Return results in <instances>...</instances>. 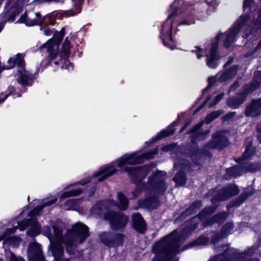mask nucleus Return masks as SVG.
I'll return each instance as SVG.
<instances>
[{
	"instance_id": "obj_1",
	"label": "nucleus",
	"mask_w": 261,
	"mask_h": 261,
	"mask_svg": "<svg viewBox=\"0 0 261 261\" xmlns=\"http://www.w3.org/2000/svg\"><path fill=\"white\" fill-rule=\"evenodd\" d=\"M151 170L149 165L138 167H125L122 172H126L131 180L137 184L136 189L132 192L133 197H137L141 190L145 192L144 200L138 201V207L147 208L151 210L158 207L160 204L158 196L163 194L167 185L164 182L166 177V173L163 171H158L153 172L149 177L147 185L141 183L143 179Z\"/></svg>"
},
{
	"instance_id": "obj_2",
	"label": "nucleus",
	"mask_w": 261,
	"mask_h": 261,
	"mask_svg": "<svg viewBox=\"0 0 261 261\" xmlns=\"http://www.w3.org/2000/svg\"><path fill=\"white\" fill-rule=\"evenodd\" d=\"M158 148L150 150L143 154H139L138 152H135L130 154H124L115 162H113L108 165L101 167L95 174V177L100 176L97 181H102L106 178L113 175L118 168H121L126 165H134L139 164L143 162L145 159H152L153 155L158 152Z\"/></svg>"
},
{
	"instance_id": "obj_3",
	"label": "nucleus",
	"mask_w": 261,
	"mask_h": 261,
	"mask_svg": "<svg viewBox=\"0 0 261 261\" xmlns=\"http://www.w3.org/2000/svg\"><path fill=\"white\" fill-rule=\"evenodd\" d=\"M180 238L176 230L152 247L155 256L152 261H178L175 256L180 252Z\"/></svg>"
},
{
	"instance_id": "obj_4",
	"label": "nucleus",
	"mask_w": 261,
	"mask_h": 261,
	"mask_svg": "<svg viewBox=\"0 0 261 261\" xmlns=\"http://www.w3.org/2000/svg\"><path fill=\"white\" fill-rule=\"evenodd\" d=\"M186 8V4L184 0L174 1L170 6L168 11V16L162 27L160 38L164 45L171 49L174 48L173 46L169 45L170 42H174L171 36L173 23L176 18L180 16Z\"/></svg>"
},
{
	"instance_id": "obj_5",
	"label": "nucleus",
	"mask_w": 261,
	"mask_h": 261,
	"mask_svg": "<svg viewBox=\"0 0 261 261\" xmlns=\"http://www.w3.org/2000/svg\"><path fill=\"white\" fill-rule=\"evenodd\" d=\"M257 249L256 247L252 246L247 250L239 253L237 252L234 249H230L227 245H223L220 247H216V250L217 252L224 250V253L214 256L208 261H259L257 258L250 259Z\"/></svg>"
},
{
	"instance_id": "obj_6",
	"label": "nucleus",
	"mask_w": 261,
	"mask_h": 261,
	"mask_svg": "<svg viewBox=\"0 0 261 261\" xmlns=\"http://www.w3.org/2000/svg\"><path fill=\"white\" fill-rule=\"evenodd\" d=\"M24 55L18 53L10 58L4 68L10 69L16 65L17 70L15 73L16 80L18 83L24 86H31L33 81L36 79V74H32L24 69Z\"/></svg>"
},
{
	"instance_id": "obj_7",
	"label": "nucleus",
	"mask_w": 261,
	"mask_h": 261,
	"mask_svg": "<svg viewBox=\"0 0 261 261\" xmlns=\"http://www.w3.org/2000/svg\"><path fill=\"white\" fill-rule=\"evenodd\" d=\"M258 87H261V71H260L255 73L252 83L245 85L243 92L239 94L238 96L231 97L227 100V106L233 109L239 108L245 101L247 95L255 90Z\"/></svg>"
},
{
	"instance_id": "obj_8",
	"label": "nucleus",
	"mask_w": 261,
	"mask_h": 261,
	"mask_svg": "<svg viewBox=\"0 0 261 261\" xmlns=\"http://www.w3.org/2000/svg\"><path fill=\"white\" fill-rule=\"evenodd\" d=\"M118 202L114 200L100 201L96 202L92 207L91 212L103 211L112 207H117L119 210L125 211L128 204V200L126 197L121 192L117 193Z\"/></svg>"
},
{
	"instance_id": "obj_9",
	"label": "nucleus",
	"mask_w": 261,
	"mask_h": 261,
	"mask_svg": "<svg viewBox=\"0 0 261 261\" xmlns=\"http://www.w3.org/2000/svg\"><path fill=\"white\" fill-rule=\"evenodd\" d=\"M36 18H31L28 16V14L25 13L21 16L19 21L21 23H24L26 25L32 27L36 25H44V29L41 28V30L43 31V34L46 36H50L54 33V31L49 29L46 25L49 23L50 16L46 15L44 17H42L39 12H36L35 14ZM49 23L53 25V23Z\"/></svg>"
},
{
	"instance_id": "obj_10",
	"label": "nucleus",
	"mask_w": 261,
	"mask_h": 261,
	"mask_svg": "<svg viewBox=\"0 0 261 261\" xmlns=\"http://www.w3.org/2000/svg\"><path fill=\"white\" fill-rule=\"evenodd\" d=\"M29 0H10L5 8L4 14L0 15V18L3 16L8 15V20L12 22L15 20V17L22 11V4H27Z\"/></svg>"
},
{
	"instance_id": "obj_11",
	"label": "nucleus",
	"mask_w": 261,
	"mask_h": 261,
	"mask_svg": "<svg viewBox=\"0 0 261 261\" xmlns=\"http://www.w3.org/2000/svg\"><path fill=\"white\" fill-rule=\"evenodd\" d=\"M104 219L109 221L111 228L114 230L123 229L128 221V217L123 213H105Z\"/></svg>"
},
{
	"instance_id": "obj_12",
	"label": "nucleus",
	"mask_w": 261,
	"mask_h": 261,
	"mask_svg": "<svg viewBox=\"0 0 261 261\" xmlns=\"http://www.w3.org/2000/svg\"><path fill=\"white\" fill-rule=\"evenodd\" d=\"M124 238L123 234L112 232H104L99 235V239L103 244L114 248L122 245Z\"/></svg>"
},
{
	"instance_id": "obj_13",
	"label": "nucleus",
	"mask_w": 261,
	"mask_h": 261,
	"mask_svg": "<svg viewBox=\"0 0 261 261\" xmlns=\"http://www.w3.org/2000/svg\"><path fill=\"white\" fill-rule=\"evenodd\" d=\"M29 218L25 219L21 222L18 223V226L20 230H24L27 227L31 228L27 231L28 235L35 236L39 233L40 227L36 220L35 216L33 214L35 213H29Z\"/></svg>"
},
{
	"instance_id": "obj_14",
	"label": "nucleus",
	"mask_w": 261,
	"mask_h": 261,
	"mask_svg": "<svg viewBox=\"0 0 261 261\" xmlns=\"http://www.w3.org/2000/svg\"><path fill=\"white\" fill-rule=\"evenodd\" d=\"M239 190L236 185H229L217 191L215 197L212 199V202L217 201H224L239 193Z\"/></svg>"
},
{
	"instance_id": "obj_15",
	"label": "nucleus",
	"mask_w": 261,
	"mask_h": 261,
	"mask_svg": "<svg viewBox=\"0 0 261 261\" xmlns=\"http://www.w3.org/2000/svg\"><path fill=\"white\" fill-rule=\"evenodd\" d=\"M227 144V139L224 135V132H219L215 133L212 136L211 141L208 143L206 147L208 148L224 147Z\"/></svg>"
},
{
	"instance_id": "obj_16",
	"label": "nucleus",
	"mask_w": 261,
	"mask_h": 261,
	"mask_svg": "<svg viewBox=\"0 0 261 261\" xmlns=\"http://www.w3.org/2000/svg\"><path fill=\"white\" fill-rule=\"evenodd\" d=\"M28 256L30 261H44L40 245L36 242L30 244Z\"/></svg>"
},
{
	"instance_id": "obj_17",
	"label": "nucleus",
	"mask_w": 261,
	"mask_h": 261,
	"mask_svg": "<svg viewBox=\"0 0 261 261\" xmlns=\"http://www.w3.org/2000/svg\"><path fill=\"white\" fill-rule=\"evenodd\" d=\"M41 49H46L47 53H48V56L47 58L43 59L41 62V66L43 68H45L49 63L51 60L55 59L58 56V45L52 44L49 43L47 47L43 48V45L41 47Z\"/></svg>"
},
{
	"instance_id": "obj_18",
	"label": "nucleus",
	"mask_w": 261,
	"mask_h": 261,
	"mask_svg": "<svg viewBox=\"0 0 261 261\" xmlns=\"http://www.w3.org/2000/svg\"><path fill=\"white\" fill-rule=\"evenodd\" d=\"M57 198H55L48 201L43 200L42 201L34 200L32 203L34 208L30 212H40L42 211H49L50 210V207L57 202Z\"/></svg>"
},
{
	"instance_id": "obj_19",
	"label": "nucleus",
	"mask_w": 261,
	"mask_h": 261,
	"mask_svg": "<svg viewBox=\"0 0 261 261\" xmlns=\"http://www.w3.org/2000/svg\"><path fill=\"white\" fill-rule=\"evenodd\" d=\"M261 114V99L253 100L246 108V116L256 117Z\"/></svg>"
},
{
	"instance_id": "obj_20",
	"label": "nucleus",
	"mask_w": 261,
	"mask_h": 261,
	"mask_svg": "<svg viewBox=\"0 0 261 261\" xmlns=\"http://www.w3.org/2000/svg\"><path fill=\"white\" fill-rule=\"evenodd\" d=\"M132 225L134 229L139 233H144L146 229V224L140 213L132 215Z\"/></svg>"
},
{
	"instance_id": "obj_21",
	"label": "nucleus",
	"mask_w": 261,
	"mask_h": 261,
	"mask_svg": "<svg viewBox=\"0 0 261 261\" xmlns=\"http://www.w3.org/2000/svg\"><path fill=\"white\" fill-rule=\"evenodd\" d=\"M203 123V122H202L197 124L190 132V133L193 134L191 140L192 142L194 143H195L197 141L205 140L210 133L209 130H207L202 133L199 131V129L202 126Z\"/></svg>"
},
{
	"instance_id": "obj_22",
	"label": "nucleus",
	"mask_w": 261,
	"mask_h": 261,
	"mask_svg": "<svg viewBox=\"0 0 261 261\" xmlns=\"http://www.w3.org/2000/svg\"><path fill=\"white\" fill-rule=\"evenodd\" d=\"M233 225L231 222L226 223L222 227L220 232L215 233L211 239L213 243H216L219 240L223 238L229 234H231L233 231Z\"/></svg>"
},
{
	"instance_id": "obj_23",
	"label": "nucleus",
	"mask_w": 261,
	"mask_h": 261,
	"mask_svg": "<svg viewBox=\"0 0 261 261\" xmlns=\"http://www.w3.org/2000/svg\"><path fill=\"white\" fill-rule=\"evenodd\" d=\"M228 80H230L229 76L226 70L223 72H219L216 75V76H210L208 79L209 86L204 89V91L207 90L209 86L216 83L217 82H224Z\"/></svg>"
},
{
	"instance_id": "obj_24",
	"label": "nucleus",
	"mask_w": 261,
	"mask_h": 261,
	"mask_svg": "<svg viewBox=\"0 0 261 261\" xmlns=\"http://www.w3.org/2000/svg\"><path fill=\"white\" fill-rule=\"evenodd\" d=\"M245 172L244 167L242 165H237L226 170L225 178L230 179L233 177H237Z\"/></svg>"
},
{
	"instance_id": "obj_25",
	"label": "nucleus",
	"mask_w": 261,
	"mask_h": 261,
	"mask_svg": "<svg viewBox=\"0 0 261 261\" xmlns=\"http://www.w3.org/2000/svg\"><path fill=\"white\" fill-rule=\"evenodd\" d=\"M73 8L68 10L65 11L63 15L65 17H69L79 13L81 10V6L83 0H71Z\"/></svg>"
},
{
	"instance_id": "obj_26",
	"label": "nucleus",
	"mask_w": 261,
	"mask_h": 261,
	"mask_svg": "<svg viewBox=\"0 0 261 261\" xmlns=\"http://www.w3.org/2000/svg\"><path fill=\"white\" fill-rule=\"evenodd\" d=\"M177 125L176 122H173L167 128V129L163 130L160 134H159L157 136L153 137L151 139V142H154L156 141L159 140L162 138L166 137L171 134H172L174 131L175 129L174 127Z\"/></svg>"
},
{
	"instance_id": "obj_27",
	"label": "nucleus",
	"mask_w": 261,
	"mask_h": 261,
	"mask_svg": "<svg viewBox=\"0 0 261 261\" xmlns=\"http://www.w3.org/2000/svg\"><path fill=\"white\" fill-rule=\"evenodd\" d=\"M227 218V213H217L214 217L210 218L206 222H203L204 226L212 225L215 223L220 224L223 222Z\"/></svg>"
},
{
	"instance_id": "obj_28",
	"label": "nucleus",
	"mask_w": 261,
	"mask_h": 261,
	"mask_svg": "<svg viewBox=\"0 0 261 261\" xmlns=\"http://www.w3.org/2000/svg\"><path fill=\"white\" fill-rule=\"evenodd\" d=\"M65 34L64 28H62L61 31L59 32H57L54 36V40L51 39L49 40L46 43L44 44L43 45V48L45 47H47L48 44L49 43H51L52 44H57L58 45V50L59 49V44L61 41L62 40L63 37Z\"/></svg>"
},
{
	"instance_id": "obj_29",
	"label": "nucleus",
	"mask_w": 261,
	"mask_h": 261,
	"mask_svg": "<svg viewBox=\"0 0 261 261\" xmlns=\"http://www.w3.org/2000/svg\"><path fill=\"white\" fill-rule=\"evenodd\" d=\"M224 95V93H221L218 94L215 97L214 101H211V102H210V100L212 97V96H211V95L208 96L206 97L205 101L202 103V105L197 109V110L195 111V112H198L200 110H201L202 108V107L204 106V105H205L206 103H208V107L210 108L214 107V106L217 105V103H218L222 99V98L223 97Z\"/></svg>"
},
{
	"instance_id": "obj_30",
	"label": "nucleus",
	"mask_w": 261,
	"mask_h": 261,
	"mask_svg": "<svg viewBox=\"0 0 261 261\" xmlns=\"http://www.w3.org/2000/svg\"><path fill=\"white\" fill-rule=\"evenodd\" d=\"M209 242V239L207 237L200 236L198 239L192 242L188 245L185 246L181 251L185 250L192 247L196 246H203L206 245Z\"/></svg>"
},
{
	"instance_id": "obj_31",
	"label": "nucleus",
	"mask_w": 261,
	"mask_h": 261,
	"mask_svg": "<svg viewBox=\"0 0 261 261\" xmlns=\"http://www.w3.org/2000/svg\"><path fill=\"white\" fill-rule=\"evenodd\" d=\"M255 154L254 149L252 147L251 139L248 138L246 141V147L242 156L243 160L248 159Z\"/></svg>"
},
{
	"instance_id": "obj_32",
	"label": "nucleus",
	"mask_w": 261,
	"mask_h": 261,
	"mask_svg": "<svg viewBox=\"0 0 261 261\" xmlns=\"http://www.w3.org/2000/svg\"><path fill=\"white\" fill-rule=\"evenodd\" d=\"M70 48V43L68 40V37H66L64 43L63 44L61 53L60 54V59H65L70 54L69 49Z\"/></svg>"
},
{
	"instance_id": "obj_33",
	"label": "nucleus",
	"mask_w": 261,
	"mask_h": 261,
	"mask_svg": "<svg viewBox=\"0 0 261 261\" xmlns=\"http://www.w3.org/2000/svg\"><path fill=\"white\" fill-rule=\"evenodd\" d=\"M173 180L177 185L180 186H183L186 184L187 181L186 175L182 170H180L175 175Z\"/></svg>"
},
{
	"instance_id": "obj_34",
	"label": "nucleus",
	"mask_w": 261,
	"mask_h": 261,
	"mask_svg": "<svg viewBox=\"0 0 261 261\" xmlns=\"http://www.w3.org/2000/svg\"><path fill=\"white\" fill-rule=\"evenodd\" d=\"M189 162L185 159H176L174 162V168L175 169L181 168V170H189Z\"/></svg>"
},
{
	"instance_id": "obj_35",
	"label": "nucleus",
	"mask_w": 261,
	"mask_h": 261,
	"mask_svg": "<svg viewBox=\"0 0 261 261\" xmlns=\"http://www.w3.org/2000/svg\"><path fill=\"white\" fill-rule=\"evenodd\" d=\"M191 159L193 160V163L197 165H201V162L203 160L202 155L199 150L195 149L194 152L191 155Z\"/></svg>"
},
{
	"instance_id": "obj_36",
	"label": "nucleus",
	"mask_w": 261,
	"mask_h": 261,
	"mask_svg": "<svg viewBox=\"0 0 261 261\" xmlns=\"http://www.w3.org/2000/svg\"><path fill=\"white\" fill-rule=\"evenodd\" d=\"M223 113V111L222 110L216 111L212 112L209 115H208L205 118L204 122L205 123H209L211 121H212L218 117L220 115Z\"/></svg>"
},
{
	"instance_id": "obj_37",
	"label": "nucleus",
	"mask_w": 261,
	"mask_h": 261,
	"mask_svg": "<svg viewBox=\"0 0 261 261\" xmlns=\"http://www.w3.org/2000/svg\"><path fill=\"white\" fill-rule=\"evenodd\" d=\"M82 190L81 189H77L76 190H72L70 191L65 192L62 193L60 196V201H61L64 198L79 195L82 193Z\"/></svg>"
},
{
	"instance_id": "obj_38",
	"label": "nucleus",
	"mask_w": 261,
	"mask_h": 261,
	"mask_svg": "<svg viewBox=\"0 0 261 261\" xmlns=\"http://www.w3.org/2000/svg\"><path fill=\"white\" fill-rule=\"evenodd\" d=\"M202 206V203L199 200H196L187 208V212H194L199 210Z\"/></svg>"
},
{
	"instance_id": "obj_39",
	"label": "nucleus",
	"mask_w": 261,
	"mask_h": 261,
	"mask_svg": "<svg viewBox=\"0 0 261 261\" xmlns=\"http://www.w3.org/2000/svg\"><path fill=\"white\" fill-rule=\"evenodd\" d=\"M245 168V171L254 172L261 168V165L259 164H253L251 163H247L245 166H243Z\"/></svg>"
},
{
	"instance_id": "obj_40",
	"label": "nucleus",
	"mask_w": 261,
	"mask_h": 261,
	"mask_svg": "<svg viewBox=\"0 0 261 261\" xmlns=\"http://www.w3.org/2000/svg\"><path fill=\"white\" fill-rule=\"evenodd\" d=\"M194 23L195 21L194 19L191 18V16H189V15H187L184 18L183 20L178 23L177 27H179L181 25H189L192 24H194Z\"/></svg>"
},
{
	"instance_id": "obj_41",
	"label": "nucleus",
	"mask_w": 261,
	"mask_h": 261,
	"mask_svg": "<svg viewBox=\"0 0 261 261\" xmlns=\"http://www.w3.org/2000/svg\"><path fill=\"white\" fill-rule=\"evenodd\" d=\"M218 3L216 1H212L207 4V13L210 14L211 12H213L218 7Z\"/></svg>"
},
{
	"instance_id": "obj_42",
	"label": "nucleus",
	"mask_w": 261,
	"mask_h": 261,
	"mask_svg": "<svg viewBox=\"0 0 261 261\" xmlns=\"http://www.w3.org/2000/svg\"><path fill=\"white\" fill-rule=\"evenodd\" d=\"M8 240L9 244L14 247L17 246L20 242V239L15 236L10 237Z\"/></svg>"
},
{
	"instance_id": "obj_43",
	"label": "nucleus",
	"mask_w": 261,
	"mask_h": 261,
	"mask_svg": "<svg viewBox=\"0 0 261 261\" xmlns=\"http://www.w3.org/2000/svg\"><path fill=\"white\" fill-rule=\"evenodd\" d=\"M238 69V68L237 66L233 65L229 70H226L228 73L230 79L233 78L236 75Z\"/></svg>"
},
{
	"instance_id": "obj_44",
	"label": "nucleus",
	"mask_w": 261,
	"mask_h": 261,
	"mask_svg": "<svg viewBox=\"0 0 261 261\" xmlns=\"http://www.w3.org/2000/svg\"><path fill=\"white\" fill-rule=\"evenodd\" d=\"M15 91V89L14 86H10L8 88V91L5 94L4 97H0V103L3 102L9 95L13 93V92Z\"/></svg>"
},
{
	"instance_id": "obj_45",
	"label": "nucleus",
	"mask_w": 261,
	"mask_h": 261,
	"mask_svg": "<svg viewBox=\"0 0 261 261\" xmlns=\"http://www.w3.org/2000/svg\"><path fill=\"white\" fill-rule=\"evenodd\" d=\"M7 261H24L21 257H17L14 254L11 253L10 257L8 258Z\"/></svg>"
},
{
	"instance_id": "obj_46",
	"label": "nucleus",
	"mask_w": 261,
	"mask_h": 261,
	"mask_svg": "<svg viewBox=\"0 0 261 261\" xmlns=\"http://www.w3.org/2000/svg\"><path fill=\"white\" fill-rule=\"evenodd\" d=\"M61 68L62 69H66L68 70H70V69H72L73 66L70 62H69L68 61H66L64 62V65L62 66Z\"/></svg>"
},
{
	"instance_id": "obj_47",
	"label": "nucleus",
	"mask_w": 261,
	"mask_h": 261,
	"mask_svg": "<svg viewBox=\"0 0 261 261\" xmlns=\"http://www.w3.org/2000/svg\"><path fill=\"white\" fill-rule=\"evenodd\" d=\"M239 86V83L238 81L235 82L230 87L229 92L233 91Z\"/></svg>"
},
{
	"instance_id": "obj_48",
	"label": "nucleus",
	"mask_w": 261,
	"mask_h": 261,
	"mask_svg": "<svg viewBox=\"0 0 261 261\" xmlns=\"http://www.w3.org/2000/svg\"><path fill=\"white\" fill-rule=\"evenodd\" d=\"M174 146V145H173V144L167 145V146L163 147H162V150L164 151H171V150H172L173 149V147Z\"/></svg>"
},
{
	"instance_id": "obj_49",
	"label": "nucleus",
	"mask_w": 261,
	"mask_h": 261,
	"mask_svg": "<svg viewBox=\"0 0 261 261\" xmlns=\"http://www.w3.org/2000/svg\"><path fill=\"white\" fill-rule=\"evenodd\" d=\"M257 130L260 133L257 136V139L259 143H261V123L257 125Z\"/></svg>"
},
{
	"instance_id": "obj_50",
	"label": "nucleus",
	"mask_w": 261,
	"mask_h": 261,
	"mask_svg": "<svg viewBox=\"0 0 261 261\" xmlns=\"http://www.w3.org/2000/svg\"><path fill=\"white\" fill-rule=\"evenodd\" d=\"M16 229H17V227H14L12 228L7 229V230L6 232V234H10L14 233L15 232V231L16 230Z\"/></svg>"
},
{
	"instance_id": "obj_51",
	"label": "nucleus",
	"mask_w": 261,
	"mask_h": 261,
	"mask_svg": "<svg viewBox=\"0 0 261 261\" xmlns=\"http://www.w3.org/2000/svg\"><path fill=\"white\" fill-rule=\"evenodd\" d=\"M261 48V41L258 43V45L255 47V48L254 49V51L251 54H248L246 56H251L252 55L254 54V53L257 51L258 49Z\"/></svg>"
},
{
	"instance_id": "obj_52",
	"label": "nucleus",
	"mask_w": 261,
	"mask_h": 261,
	"mask_svg": "<svg viewBox=\"0 0 261 261\" xmlns=\"http://www.w3.org/2000/svg\"><path fill=\"white\" fill-rule=\"evenodd\" d=\"M90 181V179H84V180H83L82 181H79L78 182H76V183H75L74 184V185H75V184H80L81 185H85L87 183L89 182Z\"/></svg>"
},
{
	"instance_id": "obj_53",
	"label": "nucleus",
	"mask_w": 261,
	"mask_h": 261,
	"mask_svg": "<svg viewBox=\"0 0 261 261\" xmlns=\"http://www.w3.org/2000/svg\"><path fill=\"white\" fill-rule=\"evenodd\" d=\"M235 114H236V112H232V113H229L225 116V119L231 118L232 117H233V116L235 115Z\"/></svg>"
},
{
	"instance_id": "obj_54",
	"label": "nucleus",
	"mask_w": 261,
	"mask_h": 261,
	"mask_svg": "<svg viewBox=\"0 0 261 261\" xmlns=\"http://www.w3.org/2000/svg\"><path fill=\"white\" fill-rule=\"evenodd\" d=\"M241 202H238L237 201L236 202H231L229 205H228V206L229 207H230V206H239Z\"/></svg>"
},
{
	"instance_id": "obj_55",
	"label": "nucleus",
	"mask_w": 261,
	"mask_h": 261,
	"mask_svg": "<svg viewBox=\"0 0 261 261\" xmlns=\"http://www.w3.org/2000/svg\"><path fill=\"white\" fill-rule=\"evenodd\" d=\"M208 213H199L197 217L194 218V219H201L204 215L207 214Z\"/></svg>"
},
{
	"instance_id": "obj_56",
	"label": "nucleus",
	"mask_w": 261,
	"mask_h": 261,
	"mask_svg": "<svg viewBox=\"0 0 261 261\" xmlns=\"http://www.w3.org/2000/svg\"><path fill=\"white\" fill-rule=\"evenodd\" d=\"M210 210H207V208H205L202 211H201V212H205V213H207V212H213V211H214L215 210V209L213 207V208H210Z\"/></svg>"
},
{
	"instance_id": "obj_57",
	"label": "nucleus",
	"mask_w": 261,
	"mask_h": 261,
	"mask_svg": "<svg viewBox=\"0 0 261 261\" xmlns=\"http://www.w3.org/2000/svg\"><path fill=\"white\" fill-rule=\"evenodd\" d=\"M75 202H76V200L72 199V200H68V201H67L66 203L69 205H73Z\"/></svg>"
},
{
	"instance_id": "obj_58",
	"label": "nucleus",
	"mask_w": 261,
	"mask_h": 261,
	"mask_svg": "<svg viewBox=\"0 0 261 261\" xmlns=\"http://www.w3.org/2000/svg\"><path fill=\"white\" fill-rule=\"evenodd\" d=\"M197 225H198V224H197V222H196V223H195L193 226H191V227H190L189 229H190V230H194L195 229H196V227H197Z\"/></svg>"
},
{
	"instance_id": "obj_59",
	"label": "nucleus",
	"mask_w": 261,
	"mask_h": 261,
	"mask_svg": "<svg viewBox=\"0 0 261 261\" xmlns=\"http://www.w3.org/2000/svg\"><path fill=\"white\" fill-rule=\"evenodd\" d=\"M190 122H187L184 126L183 127L181 128V129L180 130V132H182V131H184V130L185 129H186V128L189 125Z\"/></svg>"
},
{
	"instance_id": "obj_60",
	"label": "nucleus",
	"mask_w": 261,
	"mask_h": 261,
	"mask_svg": "<svg viewBox=\"0 0 261 261\" xmlns=\"http://www.w3.org/2000/svg\"><path fill=\"white\" fill-rule=\"evenodd\" d=\"M231 60H229L224 65V67H225L227 65L230 64L231 63Z\"/></svg>"
},
{
	"instance_id": "obj_61",
	"label": "nucleus",
	"mask_w": 261,
	"mask_h": 261,
	"mask_svg": "<svg viewBox=\"0 0 261 261\" xmlns=\"http://www.w3.org/2000/svg\"><path fill=\"white\" fill-rule=\"evenodd\" d=\"M231 60H229L224 65V67H225L227 65L230 64L231 63Z\"/></svg>"
},
{
	"instance_id": "obj_62",
	"label": "nucleus",
	"mask_w": 261,
	"mask_h": 261,
	"mask_svg": "<svg viewBox=\"0 0 261 261\" xmlns=\"http://www.w3.org/2000/svg\"><path fill=\"white\" fill-rule=\"evenodd\" d=\"M95 188L94 187H93L91 189V195H92L94 193V192L95 191Z\"/></svg>"
},
{
	"instance_id": "obj_63",
	"label": "nucleus",
	"mask_w": 261,
	"mask_h": 261,
	"mask_svg": "<svg viewBox=\"0 0 261 261\" xmlns=\"http://www.w3.org/2000/svg\"><path fill=\"white\" fill-rule=\"evenodd\" d=\"M185 214H186V213H181V215H180V217H185Z\"/></svg>"
},
{
	"instance_id": "obj_64",
	"label": "nucleus",
	"mask_w": 261,
	"mask_h": 261,
	"mask_svg": "<svg viewBox=\"0 0 261 261\" xmlns=\"http://www.w3.org/2000/svg\"><path fill=\"white\" fill-rule=\"evenodd\" d=\"M54 63L55 64V65H58V62L57 61H55L54 62Z\"/></svg>"
}]
</instances>
